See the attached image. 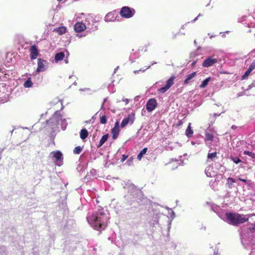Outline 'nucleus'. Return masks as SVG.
I'll return each mask as SVG.
<instances>
[{
    "label": "nucleus",
    "mask_w": 255,
    "mask_h": 255,
    "mask_svg": "<svg viewBox=\"0 0 255 255\" xmlns=\"http://www.w3.org/2000/svg\"><path fill=\"white\" fill-rule=\"evenodd\" d=\"M212 210L216 213L219 217L227 222L229 224L237 226L239 224H243L249 221V218L255 214L243 215L239 213L231 212H226L222 210L219 206L213 204L211 205Z\"/></svg>",
    "instance_id": "nucleus-1"
},
{
    "label": "nucleus",
    "mask_w": 255,
    "mask_h": 255,
    "mask_svg": "<svg viewBox=\"0 0 255 255\" xmlns=\"http://www.w3.org/2000/svg\"><path fill=\"white\" fill-rule=\"evenodd\" d=\"M86 219L91 227L99 231L105 229L108 225L109 217L102 209L92 213H88Z\"/></svg>",
    "instance_id": "nucleus-2"
},
{
    "label": "nucleus",
    "mask_w": 255,
    "mask_h": 255,
    "mask_svg": "<svg viewBox=\"0 0 255 255\" xmlns=\"http://www.w3.org/2000/svg\"><path fill=\"white\" fill-rule=\"evenodd\" d=\"M255 232V223L254 226L244 227L240 232V237L244 247L247 249L253 245L252 241L254 233Z\"/></svg>",
    "instance_id": "nucleus-3"
},
{
    "label": "nucleus",
    "mask_w": 255,
    "mask_h": 255,
    "mask_svg": "<svg viewBox=\"0 0 255 255\" xmlns=\"http://www.w3.org/2000/svg\"><path fill=\"white\" fill-rule=\"evenodd\" d=\"M124 188L128 190V194L125 196L126 199L131 204V202L137 201L138 197L141 196V192L132 183L126 184Z\"/></svg>",
    "instance_id": "nucleus-4"
},
{
    "label": "nucleus",
    "mask_w": 255,
    "mask_h": 255,
    "mask_svg": "<svg viewBox=\"0 0 255 255\" xmlns=\"http://www.w3.org/2000/svg\"><path fill=\"white\" fill-rule=\"evenodd\" d=\"M54 109L56 111L53 114L52 117L48 121H47V126L51 129V132H54L58 129V126L60 125V120L61 116L60 111L57 108H54Z\"/></svg>",
    "instance_id": "nucleus-5"
},
{
    "label": "nucleus",
    "mask_w": 255,
    "mask_h": 255,
    "mask_svg": "<svg viewBox=\"0 0 255 255\" xmlns=\"http://www.w3.org/2000/svg\"><path fill=\"white\" fill-rule=\"evenodd\" d=\"M49 157L56 165L60 166L63 164V155L60 151L56 150L51 152Z\"/></svg>",
    "instance_id": "nucleus-6"
},
{
    "label": "nucleus",
    "mask_w": 255,
    "mask_h": 255,
    "mask_svg": "<svg viewBox=\"0 0 255 255\" xmlns=\"http://www.w3.org/2000/svg\"><path fill=\"white\" fill-rule=\"evenodd\" d=\"M135 12V11L134 8L127 6H125L121 9L120 14L122 17L129 18L134 15Z\"/></svg>",
    "instance_id": "nucleus-7"
},
{
    "label": "nucleus",
    "mask_w": 255,
    "mask_h": 255,
    "mask_svg": "<svg viewBox=\"0 0 255 255\" xmlns=\"http://www.w3.org/2000/svg\"><path fill=\"white\" fill-rule=\"evenodd\" d=\"M213 55L214 56H208L206 59H205L202 64L203 67L208 68L218 63V59L214 57L215 55H217V54H213Z\"/></svg>",
    "instance_id": "nucleus-8"
},
{
    "label": "nucleus",
    "mask_w": 255,
    "mask_h": 255,
    "mask_svg": "<svg viewBox=\"0 0 255 255\" xmlns=\"http://www.w3.org/2000/svg\"><path fill=\"white\" fill-rule=\"evenodd\" d=\"M134 118L135 114L134 113L128 114L127 117H125L123 120L121 124V128L126 127L128 124H132L134 120Z\"/></svg>",
    "instance_id": "nucleus-9"
},
{
    "label": "nucleus",
    "mask_w": 255,
    "mask_h": 255,
    "mask_svg": "<svg viewBox=\"0 0 255 255\" xmlns=\"http://www.w3.org/2000/svg\"><path fill=\"white\" fill-rule=\"evenodd\" d=\"M48 64L47 61L42 59L41 58L38 59L37 68L36 72L39 73L44 72L47 69V64Z\"/></svg>",
    "instance_id": "nucleus-10"
},
{
    "label": "nucleus",
    "mask_w": 255,
    "mask_h": 255,
    "mask_svg": "<svg viewBox=\"0 0 255 255\" xmlns=\"http://www.w3.org/2000/svg\"><path fill=\"white\" fill-rule=\"evenodd\" d=\"M174 79H175V77H174V76L171 77L166 81V84L165 86L158 89V91H159L161 93H165L173 85Z\"/></svg>",
    "instance_id": "nucleus-11"
},
{
    "label": "nucleus",
    "mask_w": 255,
    "mask_h": 255,
    "mask_svg": "<svg viewBox=\"0 0 255 255\" xmlns=\"http://www.w3.org/2000/svg\"><path fill=\"white\" fill-rule=\"evenodd\" d=\"M157 102L154 98L149 99L146 104V109L148 112H151L157 107Z\"/></svg>",
    "instance_id": "nucleus-12"
},
{
    "label": "nucleus",
    "mask_w": 255,
    "mask_h": 255,
    "mask_svg": "<svg viewBox=\"0 0 255 255\" xmlns=\"http://www.w3.org/2000/svg\"><path fill=\"white\" fill-rule=\"evenodd\" d=\"M209 127H210L209 126ZM210 131V127L208 129H207L205 131V141L206 142V144L208 146H210L211 144V142L213 140L214 135L213 134L209 132Z\"/></svg>",
    "instance_id": "nucleus-13"
},
{
    "label": "nucleus",
    "mask_w": 255,
    "mask_h": 255,
    "mask_svg": "<svg viewBox=\"0 0 255 255\" xmlns=\"http://www.w3.org/2000/svg\"><path fill=\"white\" fill-rule=\"evenodd\" d=\"M85 23L82 22H76L74 25V28L75 32L77 33L81 32L87 28Z\"/></svg>",
    "instance_id": "nucleus-14"
},
{
    "label": "nucleus",
    "mask_w": 255,
    "mask_h": 255,
    "mask_svg": "<svg viewBox=\"0 0 255 255\" xmlns=\"http://www.w3.org/2000/svg\"><path fill=\"white\" fill-rule=\"evenodd\" d=\"M255 69V60H254L249 66L248 69L245 72V74L242 76V80L247 79L251 73Z\"/></svg>",
    "instance_id": "nucleus-15"
},
{
    "label": "nucleus",
    "mask_w": 255,
    "mask_h": 255,
    "mask_svg": "<svg viewBox=\"0 0 255 255\" xmlns=\"http://www.w3.org/2000/svg\"><path fill=\"white\" fill-rule=\"evenodd\" d=\"M30 59L32 60L35 59L38 54V49L35 45H32L30 49Z\"/></svg>",
    "instance_id": "nucleus-16"
},
{
    "label": "nucleus",
    "mask_w": 255,
    "mask_h": 255,
    "mask_svg": "<svg viewBox=\"0 0 255 255\" xmlns=\"http://www.w3.org/2000/svg\"><path fill=\"white\" fill-rule=\"evenodd\" d=\"M115 14V13L114 11L109 12L106 15L104 18L105 21L108 22L115 21L116 20Z\"/></svg>",
    "instance_id": "nucleus-17"
},
{
    "label": "nucleus",
    "mask_w": 255,
    "mask_h": 255,
    "mask_svg": "<svg viewBox=\"0 0 255 255\" xmlns=\"http://www.w3.org/2000/svg\"><path fill=\"white\" fill-rule=\"evenodd\" d=\"M6 85L5 84H0V99L5 98V96L7 95V94H6Z\"/></svg>",
    "instance_id": "nucleus-18"
},
{
    "label": "nucleus",
    "mask_w": 255,
    "mask_h": 255,
    "mask_svg": "<svg viewBox=\"0 0 255 255\" xmlns=\"http://www.w3.org/2000/svg\"><path fill=\"white\" fill-rule=\"evenodd\" d=\"M139 56V52L138 51H134L133 50L130 53L129 59L131 62H134L136 58H138Z\"/></svg>",
    "instance_id": "nucleus-19"
},
{
    "label": "nucleus",
    "mask_w": 255,
    "mask_h": 255,
    "mask_svg": "<svg viewBox=\"0 0 255 255\" xmlns=\"http://www.w3.org/2000/svg\"><path fill=\"white\" fill-rule=\"evenodd\" d=\"M49 105H50L51 108L52 106L54 107L55 106H61L60 110H62L64 108L62 101L58 99H55L53 100L52 101H51L49 103Z\"/></svg>",
    "instance_id": "nucleus-20"
},
{
    "label": "nucleus",
    "mask_w": 255,
    "mask_h": 255,
    "mask_svg": "<svg viewBox=\"0 0 255 255\" xmlns=\"http://www.w3.org/2000/svg\"><path fill=\"white\" fill-rule=\"evenodd\" d=\"M65 57V53L64 52L61 51L56 53L55 55L54 60L56 62L62 61Z\"/></svg>",
    "instance_id": "nucleus-21"
},
{
    "label": "nucleus",
    "mask_w": 255,
    "mask_h": 255,
    "mask_svg": "<svg viewBox=\"0 0 255 255\" xmlns=\"http://www.w3.org/2000/svg\"><path fill=\"white\" fill-rule=\"evenodd\" d=\"M196 75V72H194L187 75L184 81V84L187 85L190 83V81Z\"/></svg>",
    "instance_id": "nucleus-22"
},
{
    "label": "nucleus",
    "mask_w": 255,
    "mask_h": 255,
    "mask_svg": "<svg viewBox=\"0 0 255 255\" xmlns=\"http://www.w3.org/2000/svg\"><path fill=\"white\" fill-rule=\"evenodd\" d=\"M205 173L209 177H212L215 175V173L213 171V167L211 166H208L206 168Z\"/></svg>",
    "instance_id": "nucleus-23"
},
{
    "label": "nucleus",
    "mask_w": 255,
    "mask_h": 255,
    "mask_svg": "<svg viewBox=\"0 0 255 255\" xmlns=\"http://www.w3.org/2000/svg\"><path fill=\"white\" fill-rule=\"evenodd\" d=\"M193 133V130L191 128V124L189 123L185 131V134L188 138H190L192 136Z\"/></svg>",
    "instance_id": "nucleus-24"
},
{
    "label": "nucleus",
    "mask_w": 255,
    "mask_h": 255,
    "mask_svg": "<svg viewBox=\"0 0 255 255\" xmlns=\"http://www.w3.org/2000/svg\"><path fill=\"white\" fill-rule=\"evenodd\" d=\"M92 24H91V28H90V29L92 31H95L98 29V26L96 25H95L94 23H97L98 22L99 20L96 19V17L92 14Z\"/></svg>",
    "instance_id": "nucleus-25"
},
{
    "label": "nucleus",
    "mask_w": 255,
    "mask_h": 255,
    "mask_svg": "<svg viewBox=\"0 0 255 255\" xmlns=\"http://www.w3.org/2000/svg\"><path fill=\"white\" fill-rule=\"evenodd\" d=\"M89 133L87 129L84 128L81 130L80 132V137L82 139L84 140L86 139Z\"/></svg>",
    "instance_id": "nucleus-26"
},
{
    "label": "nucleus",
    "mask_w": 255,
    "mask_h": 255,
    "mask_svg": "<svg viewBox=\"0 0 255 255\" xmlns=\"http://www.w3.org/2000/svg\"><path fill=\"white\" fill-rule=\"evenodd\" d=\"M237 182V179L232 178V177H229L227 179V185L228 186V188L230 189H232L233 187V183H236Z\"/></svg>",
    "instance_id": "nucleus-27"
},
{
    "label": "nucleus",
    "mask_w": 255,
    "mask_h": 255,
    "mask_svg": "<svg viewBox=\"0 0 255 255\" xmlns=\"http://www.w3.org/2000/svg\"><path fill=\"white\" fill-rule=\"evenodd\" d=\"M67 28L65 26H60L55 28L54 31L58 33L60 35H62L66 32Z\"/></svg>",
    "instance_id": "nucleus-28"
},
{
    "label": "nucleus",
    "mask_w": 255,
    "mask_h": 255,
    "mask_svg": "<svg viewBox=\"0 0 255 255\" xmlns=\"http://www.w3.org/2000/svg\"><path fill=\"white\" fill-rule=\"evenodd\" d=\"M109 134L108 133L104 135L100 139V142L97 145V147L99 148L101 146H102L104 144V143L107 140Z\"/></svg>",
    "instance_id": "nucleus-29"
},
{
    "label": "nucleus",
    "mask_w": 255,
    "mask_h": 255,
    "mask_svg": "<svg viewBox=\"0 0 255 255\" xmlns=\"http://www.w3.org/2000/svg\"><path fill=\"white\" fill-rule=\"evenodd\" d=\"M92 14H89L86 18V22L87 24V28L90 29L91 28L92 21Z\"/></svg>",
    "instance_id": "nucleus-30"
},
{
    "label": "nucleus",
    "mask_w": 255,
    "mask_h": 255,
    "mask_svg": "<svg viewBox=\"0 0 255 255\" xmlns=\"http://www.w3.org/2000/svg\"><path fill=\"white\" fill-rule=\"evenodd\" d=\"M120 132V129L112 128L111 129V132L112 133V137L114 139H117L118 137Z\"/></svg>",
    "instance_id": "nucleus-31"
},
{
    "label": "nucleus",
    "mask_w": 255,
    "mask_h": 255,
    "mask_svg": "<svg viewBox=\"0 0 255 255\" xmlns=\"http://www.w3.org/2000/svg\"><path fill=\"white\" fill-rule=\"evenodd\" d=\"M60 124L61 127V128L62 130H65L67 126V123L66 120L65 119L62 118V116H61V119L60 120Z\"/></svg>",
    "instance_id": "nucleus-32"
},
{
    "label": "nucleus",
    "mask_w": 255,
    "mask_h": 255,
    "mask_svg": "<svg viewBox=\"0 0 255 255\" xmlns=\"http://www.w3.org/2000/svg\"><path fill=\"white\" fill-rule=\"evenodd\" d=\"M211 77H208L205 80H204L202 82L201 85H200V87L201 88H205L207 85L208 84L209 82L211 81Z\"/></svg>",
    "instance_id": "nucleus-33"
},
{
    "label": "nucleus",
    "mask_w": 255,
    "mask_h": 255,
    "mask_svg": "<svg viewBox=\"0 0 255 255\" xmlns=\"http://www.w3.org/2000/svg\"><path fill=\"white\" fill-rule=\"evenodd\" d=\"M147 147H144L140 151V152L138 153V154L137 155V159L138 160H140L143 156V155L144 154H145L146 153V152H147Z\"/></svg>",
    "instance_id": "nucleus-34"
},
{
    "label": "nucleus",
    "mask_w": 255,
    "mask_h": 255,
    "mask_svg": "<svg viewBox=\"0 0 255 255\" xmlns=\"http://www.w3.org/2000/svg\"><path fill=\"white\" fill-rule=\"evenodd\" d=\"M33 85V83L31 81V78H28V79L24 82L23 86L25 88H31Z\"/></svg>",
    "instance_id": "nucleus-35"
},
{
    "label": "nucleus",
    "mask_w": 255,
    "mask_h": 255,
    "mask_svg": "<svg viewBox=\"0 0 255 255\" xmlns=\"http://www.w3.org/2000/svg\"><path fill=\"white\" fill-rule=\"evenodd\" d=\"M96 174V170L94 169H92L90 172L88 173L87 175L85 176V178H87L88 180L91 179L90 177L91 176H95Z\"/></svg>",
    "instance_id": "nucleus-36"
},
{
    "label": "nucleus",
    "mask_w": 255,
    "mask_h": 255,
    "mask_svg": "<svg viewBox=\"0 0 255 255\" xmlns=\"http://www.w3.org/2000/svg\"><path fill=\"white\" fill-rule=\"evenodd\" d=\"M217 156V152H212V153H209L208 154V156H207V158H208V159H207V161H209L210 160L213 161L215 158H216Z\"/></svg>",
    "instance_id": "nucleus-37"
},
{
    "label": "nucleus",
    "mask_w": 255,
    "mask_h": 255,
    "mask_svg": "<svg viewBox=\"0 0 255 255\" xmlns=\"http://www.w3.org/2000/svg\"><path fill=\"white\" fill-rule=\"evenodd\" d=\"M79 91L86 92L89 95H91L93 93L96 92V90H93L90 88H81L79 89Z\"/></svg>",
    "instance_id": "nucleus-38"
},
{
    "label": "nucleus",
    "mask_w": 255,
    "mask_h": 255,
    "mask_svg": "<svg viewBox=\"0 0 255 255\" xmlns=\"http://www.w3.org/2000/svg\"><path fill=\"white\" fill-rule=\"evenodd\" d=\"M244 154L249 156L253 159L255 158V153L254 152L246 150L244 151Z\"/></svg>",
    "instance_id": "nucleus-39"
},
{
    "label": "nucleus",
    "mask_w": 255,
    "mask_h": 255,
    "mask_svg": "<svg viewBox=\"0 0 255 255\" xmlns=\"http://www.w3.org/2000/svg\"><path fill=\"white\" fill-rule=\"evenodd\" d=\"M100 123L102 124H106L107 123V117L106 116L103 115L100 118Z\"/></svg>",
    "instance_id": "nucleus-40"
},
{
    "label": "nucleus",
    "mask_w": 255,
    "mask_h": 255,
    "mask_svg": "<svg viewBox=\"0 0 255 255\" xmlns=\"http://www.w3.org/2000/svg\"><path fill=\"white\" fill-rule=\"evenodd\" d=\"M158 224V219L155 218V219L152 220L149 222V224L151 226L154 227L156 225Z\"/></svg>",
    "instance_id": "nucleus-41"
},
{
    "label": "nucleus",
    "mask_w": 255,
    "mask_h": 255,
    "mask_svg": "<svg viewBox=\"0 0 255 255\" xmlns=\"http://www.w3.org/2000/svg\"><path fill=\"white\" fill-rule=\"evenodd\" d=\"M82 148L81 146H76L74 149V153L75 154H80L82 151Z\"/></svg>",
    "instance_id": "nucleus-42"
},
{
    "label": "nucleus",
    "mask_w": 255,
    "mask_h": 255,
    "mask_svg": "<svg viewBox=\"0 0 255 255\" xmlns=\"http://www.w3.org/2000/svg\"><path fill=\"white\" fill-rule=\"evenodd\" d=\"M232 159L233 161V162L236 164H238L241 162V159L238 157H233Z\"/></svg>",
    "instance_id": "nucleus-43"
},
{
    "label": "nucleus",
    "mask_w": 255,
    "mask_h": 255,
    "mask_svg": "<svg viewBox=\"0 0 255 255\" xmlns=\"http://www.w3.org/2000/svg\"><path fill=\"white\" fill-rule=\"evenodd\" d=\"M237 181H241L245 183L246 184H248L249 183V181L246 179L244 178H242L241 177H239L237 179Z\"/></svg>",
    "instance_id": "nucleus-44"
},
{
    "label": "nucleus",
    "mask_w": 255,
    "mask_h": 255,
    "mask_svg": "<svg viewBox=\"0 0 255 255\" xmlns=\"http://www.w3.org/2000/svg\"><path fill=\"white\" fill-rule=\"evenodd\" d=\"M150 66H147L146 68L145 69H140L139 70H135V71H134L133 72H134V74H136L139 73V71L144 72L146 70H147L148 68H149Z\"/></svg>",
    "instance_id": "nucleus-45"
},
{
    "label": "nucleus",
    "mask_w": 255,
    "mask_h": 255,
    "mask_svg": "<svg viewBox=\"0 0 255 255\" xmlns=\"http://www.w3.org/2000/svg\"><path fill=\"white\" fill-rule=\"evenodd\" d=\"M220 115V114H214V116H213V119H214V121H211V123L209 124L210 126H211L213 124V123L215 121V119L217 117H218Z\"/></svg>",
    "instance_id": "nucleus-46"
},
{
    "label": "nucleus",
    "mask_w": 255,
    "mask_h": 255,
    "mask_svg": "<svg viewBox=\"0 0 255 255\" xmlns=\"http://www.w3.org/2000/svg\"><path fill=\"white\" fill-rule=\"evenodd\" d=\"M246 18H247L246 16H243L239 19V21L240 22H244V21H246Z\"/></svg>",
    "instance_id": "nucleus-47"
},
{
    "label": "nucleus",
    "mask_w": 255,
    "mask_h": 255,
    "mask_svg": "<svg viewBox=\"0 0 255 255\" xmlns=\"http://www.w3.org/2000/svg\"><path fill=\"white\" fill-rule=\"evenodd\" d=\"M132 161H133V157H130L129 159H128V160L127 161L128 165H130L132 163Z\"/></svg>",
    "instance_id": "nucleus-48"
},
{
    "label": "nucleus",
    "mask_w": 255,
    "mask_h": 255,
    "mask_svg": "<svg viewBox=\"0 0 255 255\" xmlns=\"http://www.w3.org/2000/svg\"><path fill=\"white\" fill-rule=\"evenodd\" d=\"M128 158V155H126L125 154H123L122 155V159H121V161L122 162H124V161H125Z\"/></svg>",
    "instance_id": "nucleus-49"
},
{
    "label": "nucleus",
    "mask_w": 255,
    "mask_h": 255,
    "mask_svg": "<svg viewBox=\"0 0 255 255\" xmlns=\"http://www.w3.org/2000/svg\"><path fill=\"white\" fill-rule=\"evenodd\" d=\"M169 215L172 219H174L175 217V213L172 210H171V212L169 213Z\"/></svg>",
    "instance_id": "nucleus-50"
},
{
    "label": "nucleus",
    "mask_w": 255,
    "mask_h": 255,
    "mask_svg": "<svg viewBox=\"0 0 255 255\" xmlns=\"http://www.w3.org/2000/svg\"><path fill=\"white\" fill-rule=\"evenodd\" d=\"M113 128L120 129L119 128V122L118 121H117L115 123V126Z\"/></svg>",
    "instance_id": "nucleus-51"
},
{
    "label": "nucleus",
    "mask_w": 255,
    "mask_h": 255,
    "mask_svg": "<svg viewBox=\"0 0 255 255\" xmlns=\"http://www.w3.org/2000/svg\"><path fill=\"white\" fill-rule=\"evenodd\" d=\"M253 82L248 86L247 90H249L251 89L253 87H255V86H253Z\"/></svg>",
    "instance_id": "nucleus-52"
},
{
    "label": "nucleus",
    "mask_w": 255,
    "mask_h": 255,
    "mask_svg": "<svg viewBox=\"0 0 255 255\" xmlns=\"http://www.w3.org/2000/svg\"><path fill=\"white\" fill-rule=\"evenodd\" d=\"M106 100H107L106 98L104 99V101H103V103L102 104V106H101V109H103V108H104V103L106 102Z\"/></svg>",
    "instance_id": "nucleus-53"
},
{
    "label": "nucleus",
    "mask_w": 255,
    "mask_h": 255,
    "mask_svg": "<svg viewBox=\"0 0 255 255\" xmlns=\"http://www.w3.org/2000/svg\"><path fill=\"white\" fill-rule=\"evenodd\" d=\"M86 35V34L82 35V34H79L77 35V37H78L79 38H81L82 37L85 36Z\"/></svg>",
    "instance_id": "nucleus-54"
},
{
    "label": "nucleus",
    "mask_w": 255,
    "mask_h": 255,
    "mask_svg": "<svg viewBox=\"0 0 255 255\" xmlns=\"http://www.w3.org/2000/svg\"><path fill=\"white\" fill-rule=\"evenodd\" d=\"M198 16H197L193 20H192L191 22L192 23H194V22H195L198 19Z\"/></svg>",
    "instance_id": "nucleus-55"
},
{
    "label": "nucleus",
    "mask_w": 255,
    "mask_h": 255,
    "mask_svg": "<svg viewBox=\"0 0 255 255\" xmlns=\"http://www.w3.org/2000/svg\"><path fill=\"white\" fill-rule=\"evenodd\" d=\"M231 128L232 129H236L238 128V127H237L235 125H233L232 127H231Z\"/></svg>",
    "instance_id": "nucleus-56"
},
{
    "label": "nucleus",
    "mask_w": 255,
    "mask_h": 255,
    "mask_svg": "<svg viewBox=\"0 0 255 255\" xmlns=\"http://www.w3.org/2000/svg\"><path fill=\"white\" fill-rule=\"evenodd\" d=\"M119 66H117L115 69H114V74H115L117 71H118V70L119 69Z\"/></svg>",
    "instance_id": "nucleus-57"
},
{
    "label": "nucleus",
    "mask_w": 255,
    "mask_h": 255,
    "mask_svg": "<svg viewBox=\"0 0 255 255\" xmlns=\"http://www.w3.org/2000/svg\"><path fill=\"white\" fill-rule=\"evenodd\" d=\"M196 62H197V61H196V60L194 61L192 63V64H191V66H194V65L196 64Z\"/></svg>",
    "instance_id": "nucleus-58"
},
{
    "label": "nucleus",
    "mask_w": 255,
    "mask_h": 255,
    "mask_svg": "<svg viewBox=\"0 0 255 255\" xmlns=\"http://www.w3.org/2000/svg\"><path fill=\"white\" fill-rule=\"evenodd\" d=\"M196 55H197V54H196V52H192V53H191V54H190V56H191V57H192V56Z\"/></svg>",
    "instance_id": "nucleus-59"
},
{
    "label": "nucleus",
    "mask_w": 255,
    "mask_h": 255,
    "mask_svg": "<svg viewBox=\"0 0 255 255\" xmlns=\"http://www.w3.org/2000/svg\"><path fill=\"white\" fill-rule=\"evenodd\" d=\"M123 101L126 102V104H128V99H123Z\"/></svg>",
    "instance_id": "nucleus-60"
},
{
    "label": "nucleus",
    "mask_w": 255,
    "mask_h": 255,
    "mask_svg": "<svg viewBox=\"0 0 255 255\" xmlns=\"http://www.w3.org/2000/svg\"><path fill=\"white\" fill-rule=\"evenodd\" d=\"M191 144H192V145H194L195 144V142L194 141H192Z\"/></svg>",
    "instance_id": "nucleus-61"
},
{
    "label": "nucleus",
    "mask_w": 255,
    "mask_h": 255,
    "mask_svg": "<svg viewBox=\"0 0 255 255\" xmlns=\"http://www.w3.org/2000/svg\"><path fill=\"white\" fill-rule=\"evenodd\" d=\"M74 85H77V82L76 81H75L73 84Z\"/></svg>",
    "instance_id": "nucleus-62"
},
{
    "label": "nucleus",
    "mask_w": 255,
    "mask_h": 255,
    "mask_svg": "<svg viewBox=\"0 0 255 255\" xmlns=\"http://www.w3.org/2000/svg\"><path fill=\"white\" fill-rule=\"evenodd\" d=\"M65 63H68V60H65Z\"/></svg>",
    "instance_id": "nucleus-63"
},
{
    "label": "nucleus",
    "mask_w": 255,
    "mask_h": 255,
    "mask_svg": "<svg viewBox=\"0 0 255 255\" xmlns=\"http://www.w3.org/2000/svg\"><path fill=\"white\" fill-rule=\"evenodd\" d=\"M184 28H185V25H182L181 27V28L184 29Z\"/></svg>",
    "instance_id": "nucleus-64"
}]
</instances>
